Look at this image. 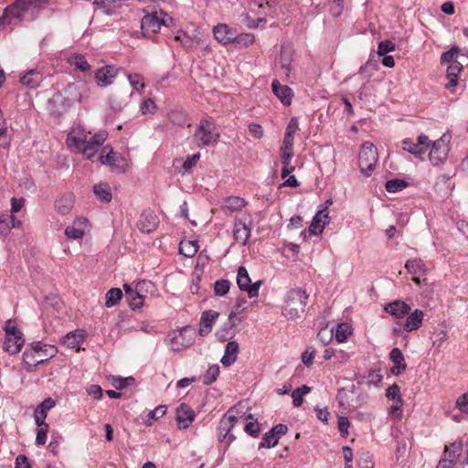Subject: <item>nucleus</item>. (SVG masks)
<instances>
[{
	"instance_id": "1",
	"label": "nucleus",
	"mask_w": 468,
	"mask_h": 468,
	"mask_svg": "<svg viewBox=\"0 0 468 468\" xmlns=\"http://www.w3.org/2000/svg\"><path fill=\"white\" fill-rule=\"evenodd\" d=\"M49 0H16V3L5 10L4 20L9 24H16L25 19L27 13L35 16L41 9L48 5Z\"/></svg>"
},
{
	"instance_id": "2",
	"label": "nucleus",
	"mask_w": 468,
	"mask_h": 468,
	"mask_svg": "<svg viewBox=\"0 0 468 468\" xmlns=\"http://www.w3.org/2000/svg\"><path fill=\"white\" fill-rule=\"evenodd\" d=\"M308 295L300 288L291 290L286 298L282 314L288 319L300 318L305 310Z\"/></svg>"
},
{
	"instance_id": "3",
	"label": "nucleus",
	"mask_w": 468,
	"mask_h": 468,
	"mask_svg": "<svg viewBox=\"0 0 468 468\" xmlns=\"http://www.w3.org/2000/svg\"><path fill=\"white\" fill-rule=\"evenodd\" d=\"M174 25V18L164 11L147 13L141 20V29L144 36H150L158 32L162 26L170 27Z\"/></svg>"
},
{
	"instance_id": "4",
	"label": "nucleus",
	"mask_w": 468,
	"mask_h": 468,
	"mask_svg": "<svg viewBox=\"0 0 468 468\" xmlns=\"http://www.w3.org/2000/svg\"><path fill=\"white\" fill-rule=\"evenodd\" d=\"M215 128L216 126L211 117L202 119L193 134L196 145L202 148L217 143L219 135L215 133Z\"/></svg>"
},
{
	"instance_id": "5",
	"label": "nucleus",
	"mask_w": 468,
	"mask_h": 468,
	"mask_svg": "<svg viewBox=\"0 0 468 468\" xmlns=\"http://www.w3.org/2000/svg\"><path fill=\"white\" fill-rule=\"evenodd\" d=\"M378 160V154L377 147L370 142L364 143L358 154V165L361 173L369 176L375 169Z\"/></svg>"
},
{
	"instance_id": "6",
	"label": "nucleus",
	"mask_w": 468,
	"mask_h": 468,
	"mask_svg": "<svg viewBox=\"0 0 468 468\" xmlns=\"http://www.w3.org/2000/svg\"><path fill=\"white\" fill-rule=\"evenodd\" d=\"M451 135L444 133L440 139L431 143V152L429 154V159L433 165H443L450 152Z\"/></svg>"
},
{
	"instance_id": "7",
	"label": "nucleus",
	"mask_w": 468,
	"mask_h": 468,
	"mask_svg": "<svg viewBox=\"0 0 468 468\" xmlns=\"http://www.w3.org/2000/svg\"><path fill=\"white\" fill-rule=\"evenodd\" d=\"M236 413H238L237 407H231L220 420L218 427V436L219 441H223L227 437H229L230 441L235 440V436L230 434V431L239 420V417Z\"/></svg>"
},
{
	"instance_id": "8",
	"label": "nucleus",
	"mask_w": 468,
	"mask_h": 468,
	"mask_svg": "<svg viewBox=\"0 0 468 468\" xmlns=\"http://www.w3.org/2000/svg\"><path fill=\"white\" fill-rule=\"evenodd\" d=\"M431 141L425 134H420L417 138V142L414 143L410 139H405L402 141V149L415 157L423 160V155L426 151L431 147Z\"/></svg>"
},
{
	"instance_id": "9",
	"label": "nucleus",
	"mask_w": 468,
	"mask_h": 468,
	"mask_svg": "<svg viewBox=\"0 0 468 468\" xmlns=\"http://www.w3.org/2000/svg\"><path fill=\"white\" fill-rule=\"evenodd\" d=\"M237 284L241 291L248 292L250 298H254L259 295L261 281L251 283L247 269L244 266H240L238 269Z\"/></svg>"
},
{
	"instance_id": "10",
	"label": "nucleus",
	"mask_w": 468,
	"mask_h": 468,
	"mask_svg": "<svg viewBox=\"0 0 468 468\" xmlns=\"http://www.w3.org/2000/svg\"><path fill=\"white\" fill-rule=\"evenodd\" d=\"M107 134L104 132H100L92 136L90 140L82 145L77 152L81 153L85 158L91 159L99 151L101 145L105 142Z\"/></svg>"
},
{
	"instance_id": "11",
	"label": "nucleus",
	"mask_w": 468,
	"mask_h": 468,
	"mask_svg": "<svg viewBox=\"0 0 468 468\" xmlns=\"http://www.w3.org/2000/svg\"><path fill=\"white\" fill-rule=\"evenodd\" d=\"M88 87L83 82L70 83L64 89L65 99L69 103L79 102L86 96Z\"/></svg>"
},
{
	"instance_id": "12",
	"label": "nucleus",
	"mask_w": 468,
	"mask_h": 468,
	"mask_svg": "<svg viewBox=\"0 0 468 468\" xmlns=\"http://www.w3.org/2000/svg\"><path fill=\"white\" fill-rule=\"evenodd\" d=\"M188 332H193V329L189 326L183 327L177 334H176L170 339V346L174 351H178L182 348L190 346L193 344V338H186Z\"/></svg>"
},
{
	"instance_id": "13",
	"label": "nucleus",
	"mask_w": 468,
	"mask_h": 468,
	"mask_svg": "<svg viewBox=\"0 0 468 468\" xmlns=\"http://www.w3.org/2000/svg\"><path fill=\"white\" fill-rule=\"evenodd\" d=\"M90 133H87L82 128H74L68 134L67 143L69 146L74 150L80 149L90 140Z\"/></svg>"
},
{
	"instance_id": "14",
	"label": "nucleus",
	"mask_w": 468,
	"mask_h": 468,
	"mask_svg": "<svg viewBox=\"0 0 468 468\" xmlns=\"http://www.w3.org/2000/svg\"><path fill=\"white\" fill-rule=\"evenodd\" d=\"M176 419L179 429H186L195 420V412L188 405L182 403L176 409Z\"/></svg>"
},
{
	"instance_id": "15",
	"label": "nucleus",
	"mask_w": 468,
	"mask_h": 468,
	"mask_svg": "<svg viewBox=\"0 0 468 468\" xmlns=\"http://www.w3.org/2000/svg\"><path fill=\"white\" fill-rule=\"evenodd\" d=\"M384 310L396 319H402L409 314L411 308L404 301L395 300L385 305Z\"/></svg>"
},
{
	"instance_id": "16",
	"label": "nucleus",
	"mask_w": 468,
	"mask_h": 468,
	"mask_svg": "<svg viewBox=\"0 0 468 468\" xmlns=\"http://www.w3.org/2000/svg\"><path fill=\"white\" fill-rule=\"evenodd\" d=\"M159 224L157 216L150 210H145L141 214L138 228L142 232L150 233L154 230Z\"/></svg>"
},
{
	"instance_id": "17",
	"label": "nucleus",
	"mask_w": 468,
	"mask_h": 468,
	"mask_svg": "<svg viewBox=\"0 0 468 468\" xmlns=\"http://www.w3.org/2000/svg\"><path fill=\"white\" fill-rule=\"evenodd\" d=\"M25 344L23 334H13L5 335L3 348L10 355L17 354L21 351Z\"/></svg>"
},
{
	"instance_id": "18",
	"label": "nucleus",
	"mask_w": 468,
	"mask_h": 468,
	"mask_svg": "<svg viewBox=\"0 0 468 468\" xmlns=\"http://www.w3.org/2000/svg\"><path fill=\"white\" fill-rule=\"evenodd\" d=\"M235 32L226 24H218L213 28V35L217 41L222 45L232 44Z\"/></svg>"
},
{
	"instance_id": "19",
	"label": "nucleus",
	"mask_w": 468,
	"mask_h": 468,
	"mask_svg": "<svg viewBox=\"0 0 468 468\" xmlns=\"http://www.w3.org/2000/svg\"><path fill=\"white\" fill-rule=\"evenodd\" d=\"M273 93L284 105H290L292 103L293 92L292 89L287 85H281L277 80H274L271 83Z\"/></svg>"
},
{
	"instance_id": "20",
	"label": "nucleus",
	"mask_w": 468,
	"mask_h": 468,
	"mask_svg": "<svg viewBox=\"0 0 468 468\" xmlns=\"http://www.w3.org/2000/svg\"><path fill=\"white\" fill-rule=\"evenodd\" d=\"M117 69L112 66H106L97 70L95 79L101 87H106L112 83L116 77Z\"/></svg>"
},
{
	"instance_id": "21",
	"label": "nucleus",
	"mask_w": 468,
	"mask_h": 468,
	"mask_svg": "<svg viewBox=\"0 0 468 468\" xmlns=\"http://www.w3.org/2000/svg\"><path fill=\"white\" fill-rule=\"evenodd\" d=\"M55 406V401L51 398L45 399L35 410L34 419L37 426L47 424L45 420L47 418L48 410Z\"/></svg>"
},
{
	"instance_id": "22",
	"label": "nucleus",
	"mask_w": 468,
	"mask_h": 468,
	"mask_svg": "<svg viewBox=\"0 0 468 468\" xmlns=\"http://www.w3.org/2000/svg\"><path fill=\"white\" fill-rule=\"evenodd\" d=\"M407 319L403 324V329L406 332H411L419 329L424 318V313L420 309H415L414 312L407 314Z\"/></svg>"
},
{
	"instance_id": "23",
	"label": "nucleus",
	"mask_w": 468,
	"mask_h": 468,
	"mask_svg": "<svg viewBox=\"0 0 468 468\" xmlns=\"http://www.w3.org/2000/svg\"><path fill=\"white\" fill-rule=\"evenodd\" d=\"M218 317V313L208 310L203 312L201 318H200V328H199V334L200 335L204 336L208 335L211 332L213 324L215 323L216 319Z\"/></svg>"
},
{
	"instance_id": "24",
	"label": "nucleus",
	"mask_w": 468,
	"mask_h": 468,
	"mask_svg": "<svg viewBox=\"0 0 468 468\" xmlns=\"http://www.w3.org/2000/svg\"><path fill=\"white\" fill-rule=\"evenodd\" d=\"M239 352V346L236 341H229L226 346L224 355L220 360L224 367H229L234 364L237 360L238 354Z\"/></svg>"
},
{
	"instance_id": "25",
	"label": "nucleus",
	"mask_w": 468,
	"mask_h": 468,
	"mask_svg": "<svg viewBox=\"0 0 468 468\" xmlns=\"http://www.w3.org/2000/svg\"><path fill=\"white\" fill-rule=\"evenodd\" d=\"M74 202L75 198L72 193L61 195L55 202L57 212L61 215H68L71 211Z\"/></svg>"
},
{
	"instance_id": "26",
	"label": "nucleus",
	"mask_w": 468,
	"mask_h": 468,
	"mask_svg": "<svg viewBox=\"0 0 468 468\" xmlns=\"http://www.w3.org/2000/svg\"><path fill=\"white\" fill-rule=\"evenodd\" d=\"M100 160L104 165H109L112 167H116L118 171H123V169H119V161H122V157L114 153L111 146L106 145L102 148Z\"/></svg>"
},
{
	"instance_id": "27",
	"label": "nucleus",
	"mask_w": 468,
	"mask_h": 468,
	"mask_svg": "<svg viewBox=\"0 0 468 468\" xmlns=\"http://www.w3.org/2000/svg\"><path fill=\"white\" fill-rule=\"evenodd\" d=\"M233 236L237 242L245 245L250 237V228L241 220H236L233 229Z\"/></svg>"
},
{
	"instance_id": "28",
	"label": "nucleus",
	"mask_w": 468,
	"mask_h": 468,
	"mask_svg": "<svg viewBox=\"0 0 468 468\" xmlns=\"http://www.w3.org/2000/svg\"><path fill=\"white\" fill-rule=\"evenodd\" d=\"M87 219L80 218L74 220L73 225L68 226L65 229V235L68 239H80L84 236V229L81 226H86Z\"/></svg>"
},
{
	"instance_id": "29",
	"label": "nucleus",
	"mask_w": 468,
	"mask_h": 468,
	"mask_svg": "<svg viewBox=\"0 0 468 468\" xmlns=\"http://www.w3.org/2000/svg\"><path fill=\"white\" fill-rule=\"evenodd\" d=\"M390 360L394 363V367L391 368V372L394 375H400L407 368V364L405 363L404 356L400 349L395 347L391 350Z\"/></svg>"
},
{
	"instance_id": "30",
	"label": "nucleus",
	"mask_w": 468,
	"mask_h": 468,
	"mask_svg": "<svg viewBox=\"0 0 468 468\" xmlns=\"http://www.w3.org/2000/svg\"><path fill=\"white\" fill-rule=\"evenodd\" d=\"M246 202L243 198L239 197H226L223 201V205L221 206V210L225 213H232L234 211L240 210L244 207Z\"/></svg>"
},
{
	"instance_id": "31",
	"label": "nucleus",
	"mask_w": 468,
	"mask_h": 468,
	"mask_svg": "<svg viewBox=\"0 0 468 468\" xmlns=\"http://www.w3.org/2000/svg\"><path fill=\"white\" fill-rule=\"evenodd\" d=\"M327 217L328 213L326 212V209L319 210L312 220V223L309 228L310 232L314 235H318L322 233L325 225V223L323 222V219L326 218Z\"/></svg>"
},
{
	"instance_id": "32",
	"label": "nucleus",
	"mask_w": 468,
	"mask_h": 468,
	"mask_svg": "<svg viewBox=\"0 0 468 468\" xmlns=\"http://www.w3.org/2000/svg\"><path fill=\"white\" fill-rule=\"evenodd\" d=\"M148 284H151V283L148 282ZM144 285H147V282H143L142 283H138L136 286V290L130 296H128L126 298L129 306L133 310L139 309L144 304V296L142 294H140V292H139V291L142 289V287Z\"/></svg>"
},
{
	"instance_id": "33",
	"label": "nucleus",
	"mask_w": 468,
	"mask_h": 468,
	"mask_svg": "<svg viewBox=\"0 0 468 468\" xmlns=\"http://www.w3.org/2000/svg\"><path fill=\"white\" fill-rule=\"evenodd\" d=\"M93 193L96 197L103 202L112 200V190L107 183H99L93 186Z\"/></svg>"
},
{
	"instance_id": "34",
	"label": "nucleus",
	"mask_w": 468,
	"mask_h": 468,
	"mask_svg": "<svg viewBox=\"0 0 468 468\" xmlns=\"http://www.w3.org/2000/svg\"><path fill=\"white\" fill-rule=\"evenodd\" d=\"M292 62V52L291 48L282 46L280 52V63L286 76L291 71V64Z\"/></svg>"
},
{
	"instance_id": "35",
	"label": "nucleus",
	"mask_w": 468,
	"mask_h": 468,
	"mask_svg": "<svg viewBox=\"0 0 468 468\" xmlns=\"http://www.w3.org/2000/svg\"><path fill=\"white\" fill-rule=\"evenodd\" d=\"M198 250L197 240H182L179 243V253L186 258L193 257Z\"/></svg>"
},
{
	"instance_id": "36",
	"label": "nucleus",
	"mask_w": 468,
	"mask_h": 468,
	"mask_svg": "<svg viewBox=\"0 0 468 468\" xmlns=\"http://www.w3.org/2000/svg\"><path fill=\"white\" fill-rule=\"evenodd\" d=\"M462 452L463 442L461 441H454L450 446H445L443 458L452 460L453 463H456Z\"/></svg>"
},
{
	"instance_id": "37",
	"label": "nucleus",
	"mask_w": 468,
	"mask_h": 468,
	"mask_svg": "<svg viewBox=\"0 0 468 468\" xmlns=\"http://www.w3.org/2000/svg\"><path fill=\"white\" fill-rule=\"evenodd\" d=\"M254 42L255 37L253 34L242 33L238 36L234 34L232 44H234L237 48H245L252 45Z\"/></svg>"
},
{
	"instance_id": "38",
	"label": "nucleus",
	"mask_w": 468,
	"mask_h": 468,
	"mask_svg": "<svg viewBox=\"0 0 468 468\" xmlns=\"http://www.w3.org/2000/svg\"><path fill=\"white\" fill-rule=\"evenodd\" d=\"M82 341V335H77L75 332H69L63 337L61 343L69 348L79 350Z\"/></svg>"
},
{
	"instance_id": "39",
	"label": "nucleus",
	"mask_w": 468,
	"mask_h": 468,
	"mask_svg": "<svg viewBox=\"0 0 468 468\" xmlns=\"http://www.w3.org/2000/svg\"><path fill=\"white\" fill-rule=\"evenodd\" d=\"M405 268L412 275H422L426 272V267L420 259L409 260L405 264Z\"/></svg>"
},
{
	"instance_id": "40",
	"label": "nucleus",
	"mask_w": 468,
	"mask_h": 468,
	"mask_svg": "<svg viewBox=\"0 0 468 468\" xmlns=\"http://www.w3.org/2000/svg\"><path fill=\"white\" fill-rule=\"evenodd\" d=\"M39 72L37 69H30L24 76L21 77L20 82L31 89L37 87L39 83Z\"/></svg>"
},
{
	"instance_id": "41",
	"label": "nucleus",
	"mask_w": 468,
	"mask_h": 468,
	"mask_svg": "<svg viewBox=\"0 0 468 468\" xmlns=\"http://www.w3.org/2000/svg\"><path fill=\"white\" fill-rule=\"evenodd\" d=\"M293 141L292 139L284 138L282 145L281 147V161L282 163H287L291 161L293 156Z\"/></svg>"
},
{
	"instance_id": "42",
	"label": "nucleus",
	"mask_w": 468,
	"mask_h": 468,
	"mask_svg": "<svg viewBox=\"0 0 468 468\" xmlns=\"http://www.w3.org/2000/svg\"><path fill=\"white\" fill-rule=\"evenodd\" d=\"M310 390H311V388L306 385H303L301 388H297L296 389H294L292 392L293 406L300 407L303 402V397L305 394L309 393Z\"/></svg>"
},
{
	"instance_id": "43",
	"label": "nucleus",
	"mask_w": 468,
	"mask_h": 468,
	"mask_svg": "<svg viewBox=\"0 0 468 468\" xmlns=\"http://www.w3.org/2000/svg\"><path fill=\"white\" fill-rule=\"evenodd\" d=\"M246 420L247 422L245 424L244 431L252 437H258L260 433V428L257 420L253 417L252 414H249L246 417Z\"/></svg>"
},
{
	"instance_id": "44",
	"label": "nucleus",
	"mask_w": 468,
	"mask_h": 468,
	"mask_svg": "<svg viewBox=\"0 0 468 468\" xmlns=\"http://www.w3.org/2000/svg\"><path fill=\"white\" fill-rule=\"evenodd\" d=\"M122 292L119 288H112L106 293L105 305L107 307H112L122 299Z\"/></svg>"
},
{
	"instance_id": "45",
	"label": "nucleus",
	"mask_w": 468,
	"mask_h": 468,
	"mask_svg": "<svg viewBox=\"0 0 468 468\" xmlns=\"http://www.w3.org/2000/svg\"><path fill=\"white\" fill-rule=\"evenodd\" d=\"M409 183L403 179H391L386 183V190L389 193H397L407 187Z\"/></svg>"
},
{
	"instance_id": "46",
	"label": "nucleus",
	"mask_w": 468,
	"mask_h": 468,
	"mask_svg": "<svg viewBox=\"0 0 468 468\" xmlns=\"http://www.w3.org/2000/svg\"><path fill=\"white\" fill-rule=\"evenodd\" d=\"M69 62L71 65H74L77 69H79L82 72H86L90 70V66L86 60V58L80 54H75L69 58Z\"/></svg>"
},
{
	"instance_id": "47",
	"label": "nucleus",
	"mask_w": 468,
	"mask_h": 468,
	"mask_svg": "<svg viewBox=\"0 0 468 468\" xmlns=\"http://www.w3.org/2000/svg\"><path fill=\"white\" fill-rule=\"evenodd\" d=\"M351 333L350 325L346 323H344L338 324L335 336L337 342L343 343L346 340L347 335H351Z\"/></svg>"
},
{
	"instance_id": "48",
	"label": "nucleus",
	"mask_w": 468,
	"mask_h": 468,
	"mask_svg": "<svg viewBox=\"0 0 468 468\" xmlns=\"http://www.w3.org/2000/svg\"><path fill=\"white\" fill-rule=\"evenodd\" d=\"M219 371L220 369L218 365H213L209 367L204 376L203 383L205 385H210L213 382H215L217 380V378L218 377Z\"/></svg>"
},
{
	"instance_id": "49",
	"label": "nucleus",
	"mask_w": 468,
	"mask_h": 468,
	"mask_svg": "<svg viewBox=\"0 0 468 468\" xmlns=\"http://www.w3.org/2000/svg\"><path fill=\"white\" fill-rule=\"evenodd\" d=\"M278 444V437L275 436L271 431L266 432L259 445V449L261 448H272Z\"/></svg>"
},
{
	"instance_id": "50",
	"label": "nucleus",
	"mask_w": 468,
	"mask_h": 468,
	"mask_svg": "<svg viewBox=\"0 0 468 468\" xmlns=\"http://www.w3.org/2000/svg\"><path fill=\"white\" fill-rule=\"evenodd\" d=\"M44 356H37L35 352L29 350H26L23 354V360L27 365H37L44 360Z\"/></svg>"
},
{
	"instance_id": "51",
	"label": "nucleus",
	"mask_w": 468,
	"mask_h": 468,
	"mask_svg": "<svg viewBox=\"0 0 468 468\" xmlns=\"http://www.w3.org/2000/svg\"><path fill=\"white\" fill-rule=\"evenodd\" d=\"M166 412V407L164 405H160L156 407L154 410H151L147 414V419L145 420V424L147 426L152 425V420H158L159 418L163 417Z\"/></svg>"
},
{
	"instance_id": "52",
	"label": "nucleus",
	"mask_w": 468,
	"mask_h": 468,
	"mask_svg": "<svg viewBox=\"0 0 468 468\" xmlns=\"http://www.w3.org/2000/svg\"><path fill=\"white\" fill-rule=\"evenodd\" d=\"M230 282L228 280H218L215 282L214 292L218 296H225L229 291Z\"/></svg>"
},
{
	"instance_id": "53",
	"label": "nucleus",
	"mask_w": 468,
	"mask_h": 468,
	"mask_svg": "<svg viewBox=\"0 0 468 468\" xmlns=\"http://www.w3.org/2000/svg\"><path fill=\"white\" fill-rule=\"evenodd\" d=\"M235 312H231L229 315V322L226 326L223 327L221 331L217 333V335L220 341H226L229 336V330H230L235 325L234 322H232V319L235 317Z\"/></svg>"
},
{
	"instance_id": "54",
	"label": "nucleus",
	"mask_w": 468,
	"mask_h": 468,
	"mask_svg": "<svg viewBox=\"0 0 468 468\" xmlns=\"http://www.w3.org/2000/svg\"><path fill=\"white\" fill-rule=\"evenodd\" d=\"M460 49L458 47H452L450 50L443 52L441 56V63H453V61H457L455 57L459 53Z\"/></svg>"
},
{
	"instance_id": "55",
	"label": "nucleus",
	"mask_w": 468,
	"mask_h": 468,
	"mask_svg": "<svg viewBox=\"0 0 468 468\" xmlns=\"http://www.w3.org/2000/svg\"><path fill=\"white\" fill-rule=\"evenodd\" d=\"M358 466L359 468H374L372 455L367 452H362L358 459Z\"/></svg>"
},
{
	"instance_id": "56",
	"label": "nucleus",
	"mask_w": 468,
	"mask_h": 468,
	"mask_svg": "<svg viewBox=\"0 0 468 468\" xmlns=\"http://www.w3.org/2000/svg\"><path fill=\"white\" fill-rule=\"evenodd\" d=\"M394 50H395V44L392 41H389V40L382 41L378 44V55L385 56V55H388V53L392 52Z\"/></svg>"
},
{
	"instance_id": "57",
	"label": "nucleus",
	"mask_w": 468,
	"mask_h": 468,
	"mask_svg": "<svg viewBox=\"0 0 468 468\" xmlns=\"http://www.w3.org/2000/svg\"><path fill=\"white\" fill-rule=\"evenodd\" d=\"M48 431V424H43L42 426H38L37 437H36V443L37 445H44L46 443Z\"/></svg>"
},
{
	"instance_id": "58",
	"label": "nucleus",
	"mask_w": 468,
	"mask_h": 468,
	"mask_svg": "<svg viewBox=\"0 0 468 468\" xmlns=\"http://www.w3.org/2000/svg\"><path fill=\"white\" fill-rule=\"evenodd\" d=\"M128 80L130 82V85L136 90H140L144 88V83L143 82V78L139 74L128 75Z\"/></svg>"
},
{
	"instance_id": "59",
	"label": "nucleus",
	"mask_w": 468,
	"mask_h": 468,
	"mask_svg": "<svg viewBox=\"0 0 468 468\" xmlns=\"http://www.w3.org/2000/svg\"><path fill=\"white\" fill-rule=\"evenodd\" d=\"M134 382V378L132 377L129 378H114L112 386L116 389H122L126 388L127 386L133 384Z\"/></svg>"
},
{
	"instance_id": "60",
	"label": "nucleus",
	"mask_w": 468,
	"mask_h": 468,
	"mask_svg": "<svg viewBox=\"0 0 468 468\" xmlns=\"http://www.w3.org/2000/svg\"><path fill=\"white\" fill-rule=\"evenodd\" d=\"M403 400L399 399L394 401L393 405L389 408V414L395 419H400L402 416Z\"/></svg>"
},
{
	"instance_id": "61",
	"label": "nucleus",
	"mask_w": 468,
	"mask_h": 468,
	"mask_svg": "<svg viewBox=\"0 0 468 468\" xmlns=\"http://www.w3.org/2000/svg\"><path fill=\"white\" fill-rule=\"evenodd\" d=\"M367 383L378 386L383 379V376L378 370H369L367 377Z\"/></svg>"
},
{
	"instance_id": "62",
	"label": "nucleus",
	"mask_w": 468,
	"mask_h": 468,
	"mask_svg": "<svg viewBox=\"0 0 468 468\" xmlns=\"http://www.w3.org/2000/svg\"><path fill=\"white\" fill-rule=\"evenodd\" d=\"M462 69H463L462 63L459 61H453V63L450 64V66L447 69L446 77L458 78Z\"/></svg>"
},
{
	"instance_id": "63",
	"label": "nucleus",
	"mask_w": 468,
	"mask_h": 468,
	"mask_svg": "<svg viewBox=\"0 0 468 468\" xmlns=\"http://www.w3.org/2000/svg\"><path fill=\"white\" fill-rule=\"evenodd\" d=\"M386 396L389 399L399 400L402 399L400 396V388L397 384H393L388 388Z\"/></svg>"
},
{
	"instance_id": "64",
	"label": "nucleus",
	"mask_w": 468,
	"mask_h": 468,
	"mask_svg": "<svg viewBox=\"0 0 468 468\" xmlns=\"http://www.w3.org/2000/svg\"><path fill=\"white\" fill-rule=\"evenodd\" d=\"M249 132L255 139H261L264 134L262 126L258 123H250Z\"/></svg>"
}]
</instances>
